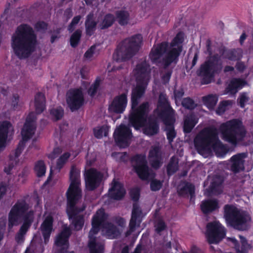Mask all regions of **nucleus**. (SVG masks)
<instances>
[{"instance_id": "1", "label": "nucleus", "mask_w": 253, "mask_h": 253, "mask_svg": "<svg viewBox=\"0 0 253 253\" xmlns=\"http://www.w3.org/2000/svg\"><path fill=\"white\" fill-rule=\"evenodd\" d=\"M184 41V34L178 33L170 43L163 42L153 46L149 54L151 61L160 66L164 70H167L162 76V80L167 83L171 75L172 65H175L182 49V42Z\"/></svg>"}, {"instance_id": "2", "label": "nucleus", "mask_w": 253, "mask_h": 253, "mask_svg": "<svg viewBox=\"0 0 253 253\" xmlns=\"http://www.w3.org/2000/svg\"><path fill=\"white\" fill-rule=\"evenodd\" d=\"M70 184L66 192L67 198V212L69 219H72V224L75 229H81L84 224L83 216L78 213L83 211L85 207L79 209L76 205L82 197V190L80 188L81 180L80 170L75 166L71 167L70 171Z\"/></svg>"}, {"instance_id": "3", "label": "nucleus", "mask_w": 253, "mask_h": 253, "mask_svg": "<svg viewBox=\"0 0 253 253\" xmlns=\"http://www.w3.org/2000/svg\"><path fill=\"white\" fill-rule=\"evenodd\" d=\"M107 216L103 209L98 210L92 219V228L89 233L88 247L90 253H103L104 246L102 242L98 241L94 235L96 234L101 225L102 226L103 235L109 239H116L119 237L122 231L111 222H105Z\"/></svg>"}, {"instance_id": "4", "label": "nucleus", "mask_w": 253, "mask_h": 253, "mask_svg": "<svg viewBox=\"0 0 253 253\" xmlns=\"http://www.w3.org/2000/svg\"><path fill=\"white\" fill-rule=\"evenodd\" d=\"M11 47L20 59L28 58L34 52L36 36L33 29L26 24L18 26L11 37Z\"/></svg>"}, {"instance_id": "5", "label": "nucleus", "mask_w": 253, "mask_h": 253, "mask_svg": "<svg viewBox=\"0 0 253 253\" xmlns=\"http://www.w3.org/2000/svg\"><path fill=\"white\" fill-rule=\"evenodd\" d=\"M194 145L199 153L206 157L212 149L217 157H223L228 150L218 138L216 129L207 127L201 130L195 137Z\"/></svg>"}, {"instance_id": "6", "label": "nucleus", "mask_w": 253, "mask_h": 253, "mask_svg": "<svg viewBox=\"0 0 253 253\" xmlns=\"http://www.w3.org/2000/svg\"><path fill=\"white\" fill-rule=\"evenodd\" d=\"M148 107L149 104L146 102L143 103L138 107L136 106L133 109L131 103V112L129 115V122L136 129L143 126L144 133L152 136L158 133L159 127L156 121L154 120H149L144 125L146 122Z\"/></svg>"}, {"instance_id": "7", "label": "nucleus", "mask_w": 253, "mask_h": 253, "mask_svg": "<svg viewBox=\"0 0 253 253\" xmlns=\"http://www.w3.org/2000/svg\"><path fill=\"white\" fill-rule=\"evenodd\" d=\"M150 66L146 60L140 61L134 70L137 85L132 91L131 103L132 108L137 106L139 99L145 92L148 83L150 78Z\"/></svg>"}, {"instance_id": "8", "label": "nucleus", "mask_w": 253, "mask_h": 253, "mask_svg": "<svg viewBox=\"0 0 253 253\" xmlns=\"http://www.w3.org/2000/svg\"><path fill=\"white\" fill-rule=\"evenodd\" d=\"M219 131L221 138L233 145L244 141L247 134L245 126L238 119H233L222 124Z\"/></svg>"}, {"instance_id": "9", "label": "nucleus", "mask_w": 253, "mask_h": 253, "mask_svg": "<svg viewBox=\"0 0 253 253\" xmlns=\"http://www.w3.org/2000/svg\"><path fill=\"white\" fill-rule=\"evenodd\" d=\"M224 217L228 224L237 230L244 231L250 227L251 218L250 215L233 205L224 206Z\"/></svg>"}, {"instance_id": "10", "label": "nucleus", "mask_w": 253, "mask_h": 253, "mask_svg": "<svg viewBox=\"0 0 253 253\" xmlns=\"http://www.w3.org/2000/svg\"><path fill=\"white\" fill-rule=\"evenodd\" d=\"M142 42V37L139 34L125 39L113 54V59L117 62L129 60L138 52Z\"/></svg>"}, {"instance_id": "11", "label": "nucleus", "mask_w": 253, "mask_h": 253, "mask_svg": "<svg viewBox=\"0 0 253 253\" xmlns=\"http://www.w3.org/2000/svg\"><path fill=\"white\" fill-rule=\"evenodd\" d=\"M222 68V63L218 55H214L201 64L196 73L201 78L202 84H208L213 80L214 74L220 72Z\"/></svg>"}, {"instance_id": "12", "label": "nucleus", "mask_w": 253, "mask_h": 253, "mask_svg": "<svg viewBox=\"0 0 253 253\" xmlns=\"http://www.w3.org/2000/svg\"><path fill=\"white\" fill-rule=\"evenodd\" d=\"M35 114L33 112L30 113L26 119L25 125L21 131V134L22 136V140H21L16 149L14 152V156H13V160H16V159L20 156L22 153L26 142L30 139L34 134L35 129Z\"/></svg>"}, {"instance_id": "13", "label": "nucleus", "mask_w": 253, "mask_h": 253, "mask_svg": "<svg viewBox=\"0 0 253 253\" xmlns=\"http://www.w3.org/2000/svg\"><path fill=\"white\" fill-rule=\"evenodd\" d=\"M131 162L135 172L141 179L148 180L154 177L155 174L149 168L144 155H136L133 156Z\"/></svg>"}, {"instance_id": "14", "label": "nucleus", "mask_w": 253, "mask_h": 253, "mask_svg": "<svg viewBox=\"0 0 253 253\" xmlns=\"http://www.w3.org/2000/svg\"><path fill=\"white\" fill-rule=\"evenodd\" d=\"M224 228L218 221L209 223L207 225V237L210 244H218L225 236Z\"/></svg>"}, {"instance_id": "15", "label": "nucleus", "mask_w": 253, "mask_h": 253, "mask_svg": "<svg viewBox=\"0 0 253 253\" xmlns=\"http://www.w3.org/2000/svg\"><path fill=\"white\" fill-rule=\"evenodd\" d=\"M28 209V206L24 201L17 202L12 208L8 214V228L9 230L13 226H17L21 222L22 217Z\"/></svg>"}, {"instance_id": "16", "label": "nucleus", "mask_w": 253, "mask_h": 253, "mask_svg": "<svg viewBox=\"0 0 253 253\" xmlns=\"http://www.w3.org/2000/svg\"><path fill=\"white\" fill-rule=\"evenodd\" d=\"M66 102L72 112L79 109L84 103L82 91L80 89L69 90L66 94Z\"/></svg>"}, {"instance_id": "17", "label": "nucleus", "mask_w": 253, "mask_h": 253, "mask_svg": "<svg viewBox=\"0 0 253 253\" xmlns=\"http://www.w3.org/2000/svg\"><path fill=\"white\" fill-rule=\"evenodd\" d=\"M71 231L69 227L64 226L62 231L58 234L55 239V245L58 248L59 253H74V252H68L67 250L69 246L68 239Z\"/></svg>"}, {"instance_id": "18", "label": "nucleus", "mask_w": 253, "mask_h": 253, "mask_svg": "<svg viewBox=\"0 0 253 253\" xmlns=\"http://www.w3.org/2000/svg\"><path fill=\"white\" fill-rule=\"evenodd\" d=\"M131 136V131L127 126L121 125L114 132V136L117 144L121 147L128 145V141Z\"/></svg>"}, {"instance_id": "19", "label": "nucleus", "mask_w": 253, "mask_h": 253, "mask_svg": "<svg viewBox=\"0 0 253 253\" xmlns=\"http://www.w3.org/2000/svg\"><path fill=\"white\" fill-rule=\"evenodd\" d=\"M247 156V153H238L233 156L228 161V169L234 173H239L244 170L245 159Z\"/></svg>"}, {"instance_id": "20", "label": "nucleus", "mask_w": 253, "mask_h": 253, "mask_svg": "<svg viewBox=\"0 0 253 253\" xmlns=\"http://www.w3.org/2000/svg\"><path fill=\"white\" fill-rule=\"evenodd\" d=\"M84 176L86 187L89 190L96 188L103 177V174L94 169L85 171Z\"/></svg>"}, {"instance_id": "21", "label": "nucleus", "mask_w": 253, "mask_h": 253, "mask_svg": "<svg viewBox=\"0 0 253 253\" xmlns=\"http://www.w3.org/2000/svg\"><path fill=\"white\" fill-rule=\"evenodd\" d=\"M143 217L142 211L136 203L133 205L131 217L129 224V229L126 232V236L127 237L131 234L136 229L139 227Z\"/></svg>"}, {"instance_id": "22", "label": "nucleus", "mask_w": 253, "mask_h": 253, "mask_svg": "<svg viewBox=\"0 0 253 253\" xmlns=\"http://www.w3.org/2000/svg\"><path fill=\"white\" fill-rule=\"evenodd\" d=\"M127 104V95L125 93L116 96L109 105L108 110L112 113L120 114L125 110Z\"/></svg>"}, {"instance_id": "23", "label": "nucleus", "mask_w": 253, "mask_h": 253, "mask_svg": "<svg viewBox=\"0 0 253 253\" xmlns=\"http://www.w3.org/2000/svg\"><path fill=\"white\" fill-rule=\"evenodd\" d=\"M158 109L160 111L159 116L162 119L169 117H174V110L170 106L166 95L161 93L158 103Z\"/></svg>"}, {"instance_id": "24", "label": "nucleus", "mask_w": 253, "mask_h": 253, "mask_svg": "<svg viewBox=\"0 0 253 253\" xmlns=\"http://www.w3.org/2000/svg\"><path fill=\"white\" fill-rule=\"evenodd\" d=\"M23 219L24 222L15 237V240L17 243L23 242L24 236L33 221L34 212L33 211L28 212L24 216Z\"/></svg>"}, {"instance_id": "25", "label": "nucleus", "mask_w": 253, "mask_h": 253, "mask_svg": "<svg viewBox=\"0 0 253 253\" xmlns=\"http://www.w3.org/2000/svg\"><path fill=\"white\" fill-rule=\"evenodd\" d=\"M149 160L152 166L155 169H158L163 163L162 152L159 146H152L149 151Z\"/></svg>"}, {"instance_id": "26", "label": "nucleus", "mask_w": 253, "mask_h": 253, "mask_svg": "<svg viewBox=\"0 0 253 253\" xmlns=\"http://www.w3.org/2000/svg\"><path fill=\"white\" fill-rule=\"evenodd\" d=\"M109 194L111 198L119 200L125 196L126 191L120 182L114 179L111 183V187L109 190Z\"/></svg>"}, {"instance_id": "27", "label": "nucleus", "mask_w": 253, "mask_h": 253, "mask_svg": "<svg viewBox=\"0 0 253 253\" xmlns=\"http://www.w3.org/2000/svg\"><path fill=\"white\" fill-rule=\"evenodd\" d=\"M13 129L12 124L7 121L0 122V151L5 147L9 131Z\"/></svg>"}, {"instance_id": "28", "label": "nucleus", "mask_w": 253, "mask_h": 253, "mask_svg": "<svg viewBox=\"0 0 253 253\" xmlns=\"http://www.w3.org/2000/svg\"><path fill=\"white\" fill-rule=\"evenodd\" d=\"M52 225L53 218L51 216L48 215L45 218L40 227L45 244H46L49 241V239L53 228Z\"/></svg>"}, {"instance_id": "29", "label": "nucleus", "mask_w": 253, "mask_h": 253, "mask_svg": "<svg viewBox=\"0 0 253 253\" xmlns=\"http://www.w3.org/2000/svg\"><path fill=\"white\" fill-rule=\"evenodd\" d=\"M219 53L224 58L232 61L240 60L243 56L242 50L240 48L226 49L224 47H221L219 49Z\"/></svg>"}, {"instance_id": "30", "label": "nucleus", "mask_w": 253, "mask_h": 253, "mask_svg": "<svg viewBox=\"0 0 253 253\" xmlns=\"http://www.w3.org/2000/svg\"><path fill=\"white\" fill-rule=\"evenodd\" d=\"M177 192L180 196L188 197L190 196V201H193V198L195 197V186L188 182L181 183L178 186Z\"/></svg>"}, {"instance_id": "31", "label": "nucleus", "mask_w": 253, "mask_h": 253, "mask_svg": "<svg viewBox=\"0 0 253 253\" xmlns=\"http://www.w3.org/2000/svg\"><path fill=\"white\" fill-rule=\"evenodd\" d=\"M210 182V189L211 192L218 194L222 192V183L223 181V177L218 175H214L209 177L208 179Z\"/></svg>"}, {"instance_id": "32", "label": "nucleus", "mask_w": 253, "mask_h": 253, "mask_svg": "<svg viewBox=\"0 0 253 253\" xmlns=\"http://www.w3.org/2000/svg\"><path fill=\"white\" fill-rule=\"evenodd\" d=\"M166 125L165 131H166L167 139L169 143L173 141L176 136V132L174 129L173 123L175 121L174 117H169L163 119Z\"/></svg>"}, {"instance_id": "33", "label": "nucleus", "mask_w": 253, "mask_h": 253, "mask_svg": "<svg viewBox=\"0 0 253 253\" xmlns=\"http://www.w3.org/2000/svg\"><path fill=\"white\" fill-rule=\"evenodd\" d=\"M97 22L95 21L94 14L92 12L88 14L85 21V32L87 35L91 36L96 30Z\"/></svg>"}, {"instance_id": "34", "label": "nucleus", "mask_w": 253, "mask_h": 253, "mask_svg": "<svg viewBox=\"0 0 253 253\" xmlns=\"http://www.w3.org/2000/svg\"><path fill=\"white\" fill-rule=\"evenodd\" d=\"M244 84L242 80L234 79L230 81L228 86L225 89L224 94L234 95L237 92L238 89L242 87Z\"/></svg>"}, {"instance_id": "35", "label": "nucleus", "mask_w": 253, "mask_h": 253, "mask_svg": "<svg viewBox=\"0 0 253 253\" xmlns=\"http://www.w3.org/2000/svg\"><path fill=\"white\" fill-rule=\"evenodd\" d=\"M218 202L215 200H207L204 201L201 204V209L205 214L209 213L218 209Z\"/></svg>"}, {"instance_id": "36", "label": "nucleus", "mask_w": 253, "mask_h": 253, "mask_svg": "<svg viewBox=\"0 0 253 253\" xmlns=\"http://www.w3.org/2000/svg\"><path fill=\"white\" fill-rule=\"evenodd\" d=\"M35 106L37 114L41 113L45 106V98L42 93H38L35 98Z\"/></svg>"}, {"instance_id": "37", "label": "nucleus", "mask_w": 253, "mask_h": 253, "mask_svg": "<svg viewBox=\"0 0 253 253\" xmlns=\"http://www.w3.org/2000/svg\"><path fill=\"white\" fill-rule=\"evenodd\" d=\"M197 123V121L194 115L191 114L187 116L184 119V131L187 133L191 132Z\"/></svg>"}, {"instance_id": "38", "label": "nucleus", "mask_w": 253, "mask_h": 253, "mask_svg": "<svg viewBox=\"0 0 253 253\" xmlns=\"http://www.w3.org/2000/svg\"><path fill=\"white\" fill-rule=\"evenodd\" d=\"M178 169V160L175 156L171 158L167 166V173L170 175L174 173Z\"/></svg>"}, {"instance_id": "39", "label": "nucleus", "mask_w": 253, "mask_h": 253, "mask_svg": "<svg viewBox=\"0 0 253 253\" xmlns=\"http://www.w3.org/2000/svg\"><path fill=\"white\" fill-rule=\"evenodd\" d=\"M116 18L120 25H125L128 23L129 19V14L126 11H118L116 12Z\"/></svg>"}, {"instance_id": "40", "label": "nucleus", "mask_w": 253, "mask_h": 253, "mask_svg": "<svg viewBox=\"0 0 253 253\" xmlns=\"http://www.w3.org/2000/svg\"><path fill=\"white\" fill-rule=\"evenodd\" d=\"M240 238L241 239L242 244L241 249H240L239 246H237V241L235 239H231V241L235 244L237 252L241 253H245L246 252L250 249V245L247 243V240L244 237L240 236Z\"/></svg>"}, {"instance_id": "41", "label": "nucleus", "mask_w": 253, "mask_h": 253, "mask_svg": "<svg viewBox=\"0 0 253 253\" xmlns=\"http://www.w3.org/2000/svg\"><path fill=\"white\" fill-rule=\"evenodd\" d=\"M115 21L114 16L108 14L105 16L102 21L99 24V27L101 29H107L110 27Z\"/></svg>"}, {"instance_id": "42", "label": "nucleus", "mask_w": 253, "mask_h": 253, "mask_svg": "<svg viewBox=\"0 0 253 253\" xmlns=\"http://www.w3.org/2000/svg\"><path fill=\"white\" fill-rule=\"evenodd\" d=\"M204 104L210 109L213 108L216 104L217 98L215 95H209L203 97Z\"/></svg>"}, {"instance_id": "43", "label": "nucleus", "mask_w": 253, "mask_h": 253, "mask_svg": "<svg viewBox=\"0 0 253 253\" xmlns=\"http://www.w3.org/2000/svg\"><path fill=\"white\" fill-rule=\"evenodd\" d=\"M35 170L38 176L41 177L44 175L46 171V167L44 162L42 161H39L35 164Z\"/></svg>"}, {"instance_id": "44", "label": "nucleus", "mask_w": 253, "mask_h": 253, "mask_svg": "<svg viewBox=\"0 0 253 253\" xmlns=\"http://www.w3.org/2000/svg\"><path fill=\"white\" fill-rule=\"evenodd\" d=\"M109 127L104 126L94 128V136L97 138H100L103 136H106L108 134Z\"/></svg>"}, {"instance_id": "45", "label": "nucleus", "mask_w": 253, "mask_h": 253, "mask_svg": "<svg viewBox=\"0 0 253 253\" xmlns=\"http://www.w3.org/2000/svg\"><path fill=\"white\" fill-rule=\"evenodd\" d=\"M82 31L80 30H77L71 36L70 43L71 45L73 47H76L81 39Z\"/></svg>"}, {"instance_id": "46", "label": "nucleus", "mask_w": 253, "mask_h": 253, "mask_svg": "<svg viewBox=\"0 0 253 253\" xmlns=\"http://www.w3.org/2000/svg\"><path fill=\"white\" fill-rule=\"evenodd\" d=\"M63 114L64 111L61 107L54 108L50 110V115L52 116V119L55 121L61 119Z\"/></svg>"}, {"instance_id": "47", "label": "nucleus", "mask_w": 253, "mask_h": 253, "mask_svg": "<svg viewBox=\"0 0 253 253\" xmlns=\"http://www.w3.org/2000/svg\"><path fill=\"white\" fill-rule=\"evenodd\" d=\"M70 155L69 153H65L57 160L56 166V169L59 171L63 167L64 165L66 163Z\"/></svg>"}, {"instance_id": "48", "label": "nucleus", "mask_w": 253, "mask_h": 253, "mask_svg": "<svg viewBox=\"0 0 253 253\" xmlns=\"http://www.w3.org/2000/svg\"><path fill=\"white\" fill-rule=\"evenodd\" d=\"M182 106L186 109L192 110L196 106V104L190 98L187 97L183 99L182 101Z\"/></svg>"}, {"instance_id": "49", "label": "nucleus", "mask_w": 253, "mask_h": 253, "mask_svg": "<svg viewBox=\"0 0 253 253\" xmlns=\"http://www.w3.org/2000/svg\"><path fill=\"white\" fill-rule=\"evenodd\" d=\"M232 103V101L230 100L222 101L216 111L217 114L219 115L223 114L226 110V107L228 105H231Z\"/></svg>"}, {"instance_id": "50", "label": "nucleus", "mask_w": 253, "mask_h": 253, "mask_svg": "<svg viewBox=\"0 0 253 253\" xmlns=\"http://www.w3.org/2000/svg\"><path fill=\"white\" fill-rule=\"evenodd\" d=\"M100 81L96 80L88 90V94L91 97L95 95L99 86Z\"/></svg>"}, {"instance_id": "51", "label": "nucleus", "mask_w": 253, "mask_h": 253, "mask_svg": "<svg viewBox=\"0 0 253 253\" xmlns=\"http://www.w3.org/2000/svg\"><path fill=\"white\" fill-rule=\"evenodd\" d=\"M81 18L82 17L80 15L76 16L73 18L68 27V30L70 32H72L74 30L75 26L79 23Z\"/></svg>"}, {"instance_id": "52", "label": "nucleus", "mask_w": 253, "mask_h": 253, "mask_svg": "<svg viewBox=\"0 0 253 253\" xmlns=\"http://www.w3.org/2000/svg\"><path fill=\"white\" fill-rule=\"evenodd\" d=\"M162 182L157 179H153L150 183L151 190L156 191L159 190L162 186Z\"/></svg>"}, {"instance_id": "53", "label": "nucleus", "mask_w": 253, "mask_h": 253, "mask_svg": "<svg viewBox=\"0 0 253 253\" xmlns=\"http://www.w3.org/2000/svg\"><path fill=\"white\" fill-rule=\"evenodd\" d=\"M95 48L96 47L94 45L91 46L84 53V57L87 60L90 59L95 53Z\"/></svg>"}, {"instance_id": "54", "label": "nucleus", "mask_w": 253, "mask_h": 253, "mask_svg": "<svg viewBox=\"0 0 253 253\" xmlns=\"http://www.w3.org/2000/svg\"><path fill=\"white\" fill-rule=\"evenodd\" d=\"M199 57V51L197 50L194 54V58L192 60L191 63L187 64L186 65L187 70L192 69L196 64Z\"/></svg>"}, {"instance_id": "55", "label": "nucleus", "mask_w": 253, "mask_h": 253, "mask_svg": "<svg viewBox=\"0 0 253 253\" xmlns=\"http://www.w3.org/2000/svg\"><path fill=\"white\" fill-rule=\"evenodd\" d=\"M249 100V97L248 96L246 93H242L239 98L240 105L242 108H244L245 103L247 102Z\"/></svg>"}, {"instance_id": "56", "label": "nucleus", "mask_w": 253, "mask_h": 253, "mask_svg": "<svg viewBox=\"0 0 253 253\" xmlns=\"http://www.w3.org/2000/svg\"><path fill=\"white\" fill-rule=\"evenodd\" d=\"M10 163L9 164L8 166L7 167H5L4 169V171L7 174L10 173V170L14 167V165H16L17 162V160H13V156L12 155H10Z\"/></svg>"}, {"instance_id": "57", "label": "nucleus", "mask_w": 253, "mask_h": 253, "mask_svg": "<svg viewBox=\"0 0 253 253\" xmlns=\"http://www.w3.org/2000/svg\"><path fill=\"white\" fill-rule=\"evenodd\" d=\"M156 231L158 233L164 230L166 228L165 222L162 219H159L156 224Z\"/></svg>"}, {"instance_id": "58", "label": "nucleus", "mask_w": 253, "mask_h": 253, "mask_svg": "<svg viewBox=\"0 0 253 253\" xmlns=\"http://www.w3.org/2000/svg\"><path fill=\"white\" fill-rule=\"evenodd\" d=\"M61 153V149L59 148H55L52 152L48 155V158L51 159H54Z\"/></svg>"}, {"instance_id": "59", "label": "nucleus", "mask_w": 253, "mask_h": 253, "mask_svg": "<svg viewBox=\"0 0 253 253\" xmlns=\"http://www.w3.org/2000/svg\"><path fill=\"white\" fill-rule=\"evenodd\" d=\"M130 195L131 199L134 201H137L139 199V192L137 189H133L130 191Z\"/></svg>"}, {"instance_id": "60", "label": "nucleus", "mask_w": 253, "mask_h": 253, "mask_svg": "<svg viewBox=\"0 0 253 253\" xmlns=\"http://www.w3.org/2000/svg\"><path fill=\"white\" fill-rule=\"evenodd\" d=\"M64 18L67 21L73 16L72 10L71 8H67L64 13Z\"/></svg>"}, {"instance_id": "61", "label": "nucleus", "mask_w": 253, "mask_h": 253, "mask_svg": "<svg viewBox=\"0 0 253 253\" xmlns=\"http://www.w3.org/2000/svg\"><path fill=\"white\" fill-rule=\"evenodd\" d=\"M36 28L38 30H44L47 28V24L43 21H40L36 24Z\"/></svg>"}, {"instance_id": "62", "label": "nucleus", "mask_w": 253, "mask_h": 253, "mask_svg": "<svg viewBox=\"0 0 253 253\" xmlns=\"http://www.w3.org/2000/svg\"><path fill=\"white\" fill-rule=\"evenodd\" d=\"M115 222L120 226L123 227L126 224L125 220L122 217H116L115 220Z\"/></svg>"}, {"instance_id": "63", "label": "nucleus", "mask_w": 253, "mask_h": 253, "mask_svg": "<svg viewBox=\"0 0 253 253\" xmlns=\"http://www.w3.org/2000/svg\"><path fill=\"white\" fill-rule=\"evenodd\" d=\"M174 94L176 100L180 99L184 94L183 89L176 90L174 91Z\"/></svg>"}, {"instance_id": "64", "label": "nucleus", "mask_w": 253, "mask_h": 253, "mask_svg": "<svg viewBox=\"0 0 253 253\" xmlns=\"http://www.w3.org/2000/svg\"><path fill=\"white\" fill-rule=\"evenodd\" d=\"M236 67L237 69L239 71H243L245 69V65L243 62H238L236 63Z\"/></svg>"}]
</instances>
